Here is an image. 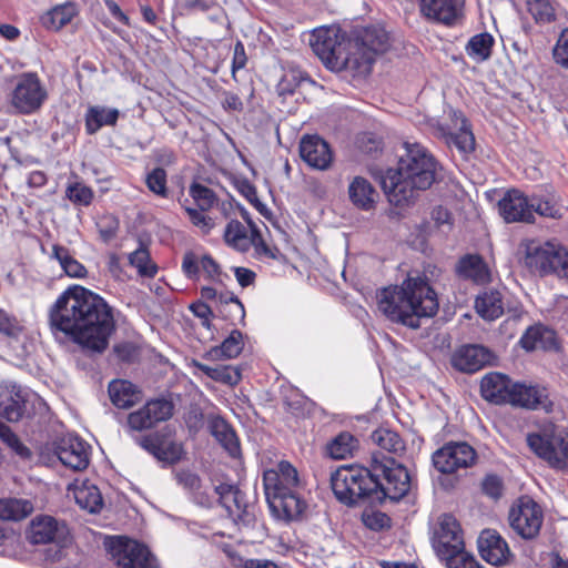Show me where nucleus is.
Instances as JSON below:
<instances>
[{
  "label": "nucleus",
  "mask_w": 568,
  "mask_h": 568,
  "mask_svg": "<svg viewBox=\"0 0 568 568\" xmlns=\"http://www.w3.org/2000/svg\"><path fill=\"white\" fill-rule=\"evenodd\" d=\"M49 326L54 337L62 335L85 353L102 354L115 332V320L103 297L71 285L50 306Z\"/></svg>",
  "instance_id": "nucleus-1"
},
{
  "label": "nucleus",
  "mask_w": 568,
  "mask_h": 568,
  "mask_svg": "<svg viewBox=\"0 0 568 568\" xmlns=\"http://www.w3.org/2000/svg\"><path fill=\"white\" fill-rule=\"evenodd\" d=\"M404 154L399 156L397 168L388 170L382 180V186L389 200L396 205L409 203L416 191H424L436 180L438 163L420 143L405 142Z\"/></svg>",
  "instance_id": "nucleus-2"
},
{
  "label": "nucleus",
  "mask_w": 568,
  "mask_h": 568,
  "mask_svg": "<svg viewBox=\"0 0 568 568\" xmlns=\"http://www.w3.org/2000/svg\"><path fill=\"white\" fill-rule=\"evenodd\" d=\"M378 311L389 321L418 328L422 317L438 310L435 291L420 277H408L400 286H388L376 294Z\"/></svg>",
  "instance_id": "nucleus-3"
},
{
  "label": "nucleus",
  "mask_w": 568,
  "mask_h": 568,
  "mask_svg": "<svg viewBox=\"0 0 568 568\" xmlns=\"http://www.w3.org/2000/svg\"><path fill=\"white\" fill-rule=\"evenodd\" d=\"M265 497L271 510L285 520L300 519L306 503L301 496L303 488L297 469L288 462L282 460L263 474Z\"/></svg>",
  "instance_id": "nucleus-4"
},
{
  "label": "nucleus",
  "mask_w": 568,
  "mask_h": 568,
  "mask_svg": "<svg viewBox=\"0 0 568 568\" xmlns=\"http://www.w3.org/2000/svg\"><path fill=\"white\" fill-rule=\"evenodd\" d=\"M310 45L323 63L334 71H348L353 75H367V58L358 62L351 54V41L339 40L335 28L315 29L310 37Z\"/></svg>",
  "instance_id": "nucleus-5"
},
{
  "label": "nucleus",
  "mask_w": 568,
  "mask_h": 568,
  "mask_svg": "<svg viewBox=\"0 0 568 568\" xmlns=\"http://www.w3.org/2000/svg\"><path fill=\"white\" fill-rule=\"evenodd\" d=\"M372 475L376 489L373 491L374 500L390 499L398 501L410 489L408 470L393 457H386L381 452L372 453Z\"/></svg>",
  "instance_id": "nucleus-6"
},
{
  "label": "nucleus",
  "mask_w": 568,
  "mask_h": 568,
  "mask_svg": "<svg viewBox=\"0 0 568 568\" xmlns=\"http://www.w3.org/2000/svg\"><path fill=\"white\" fill-rule=\"evenodd\" d=\"M331 487L338 501L346 506H354L359 500L372 498L376 489L369 468L357 465L341 466L331 475Z\"/></svg>",
  "instance_id": "nucleus-7"
},
{
  "label": "nucleus",
  "mask_w": 568,
  "mask_h": 568,
  "mask_svg": "<svg viewBox=\"0 0 568 568\" xmlns=\"http://www.w3.org/2000/svg\"><path fill=\"white\" fill-rule=\"evenodd\" d=\"M527 445L552 468L568 469V428L529 434Z\"/></svg>",
  "instance_id": "nucleus-8"
},
{
  "label": "nucleus",
  "mask_w": 568,
  "mask_h": 568,
  "mask_svg": "<svg viewBox=\"0 0 568 568\" xmlns=\"http://www.w3.org/2000/svg\"><path fill=\"white\" fill-rule=\"evenodd\" d=\"M510 527L524 539L535 538L541 528L544 513L528 496H523L511 506L508 515Z\"/></svg>",
  "instance_id": "nucleus-9"
},
{
  "label": "nucleus",
  "mask_w": 568,
  "mask_h": 568,
  "mask_svg": "<svg viewBox=\"0 0 568 568\" xmlns=\"http://www.w3.org/2000/svg\"><path fill=\"white\" fill-rule=\"evenodd\" d=\"M111 555L116 565L123 568H160L148 547L126 537H115L111 541Z\"/></svg>",
  "instance_id": "nucleus-10"
},
{
  "label": "nucleus",
  "mask_w": 568,
  "mask_h": 568,
  "mask_svg": "<svg viewBox=\"0 0 568 568\" xmlns=\"http://www.w3.org/2000/svg\"><path fill=\"white\" fill-rule=\"evenodd\" d=\"M433 545L437 555L445 561L464 551L462 528L453 515L444 514L438 518Z\"/></svg>",
  "instance_id": "nucleus-11"
},
{
  "label": "nucleus",
  "mask_w": 568,
  "mask_h": 568,
  "mask_svg": "<svg viewBox=\"0 0 568 568\" xmlns=\"http://www.w3.org/2000/svg\"><path fill=\"white\" fill-rule=\"evenodd\" d=\"M45 99L47 91L37 74L24 73L18 78L11 94V104L19 113L37 111Z\"/></svg>",
  "instance_id": "nucleus-12"
},
{
  "label": "nucleus",
  "mask_w": 568,
  "mask_h": 568,
  "mask_svg": "<svg viewBox=\"0 0 568 568\" xmlns=\"http://www.w3.org/2000/svg\"><path fill=\"white\" fill-rule=\"evenodd\" d=\"M434 467L442 474H453L471 467L477 459L476 450L464 442L448 443L433 454Z\"/></svg>",
  "instance_id": "nucleus-13"
},
{
  "label": "nucleus",
  "mask_w": 568,
  "mask_h": 568,
  "mask_svg": "<svg viewBox=\"0 0 568 568\" xmlns=\"http://www.w3.org/2000/svg\"><path fill=\"white\" fill-rule=\"evenodd\" d=\"M389 47V36L382 27L364 28L354 41H351V54L358 62L367 58V74L372 70L375 55L384 53Z\"/></svg>",
  "instance_id": "nucleus-14"
},
{
  "label": "nucleus",
  "mask_w": 568,
  "mask_h": 568,
  "mask_svg": "<svg viewBox=\"0 0 568 568\" xmlns=\"http://www.w3.org/2000/svg\"><path fill=\"white\" fill-rule=\"evenodd\" d=\"M561 244L547 241L528 240L523 243L524 264L540 275L552 274Z\"/></svg>",
  "instance_id": "nucleus-15"
},
{
  "label": "nucleus",
  "mask_w": 568,
  "mask_h": 568,
  "mask_svg": "<svg viewBox=\"0 0 568 568\" xmlns=\"http://www.w3.org/2000/svg\"><path fill=\"white\" fill-rule=\"evenodd\" d=\"M173 403L168 399L149 400L144 406L128 415L126 428L129 432L151 429L159 423L170 419L173 415Z\"/></svg>",
  "instance_id": "nucleus-16"
},
{
  "label": "nucleus",
  "mask_w": 568,
  "mask_h": 568,
  "mask_svg": "<svg viewBox=\"0 0 568 568\" xmlns=\"http://www.w3.org/2000/svg\"><path fill=\"white\" fill-rule=\"evenodd\" d=\"M420 14L428 21L455 26L464 13L465 0H417Z\"/></svg>",
  "instance_id": "nucleus-17"
},
{
  "label": "nucleus",
  "mask_w": 568,
  "mask_h": 568,
  "mask_svg": "<svg viewBox=\"0 0 568 568\" xmlns=\"http://www.w3.org/2000/svg\"><path fill=\"white\" fill-rule=\"evenodd\" d=\"M69 536V529L63 521L49 515L36 516L29 527L28 538L31 544L63 542Z\"/></svg>",
  "instance_id": "nucleus-18"
},
{
  "label": "nucleus",
  "mask_w": 568,
  "mask_h": 568,
  "mask_svg": "<svg viewBox=\"0 0 568 568\" xmlns=\"http://www.w3.org/2000/svg\"><path fill=\"white\" fill-rule=\"evenodd\" d=\"M534 207L530 199L519 190H509L498 202L499 214L507 223L534 222Z\"/></svg>",
  "instance_id": "nucleus-19"
},
{
  "label": "nucleus",
  "mask_w": 568,
  "mask_h": 568,
  "mask_svg": "<svg viewBox=\"0 0 568 568\" xmlns=\"http://www.w3.org/2000/svg\"><path fill=\"white\" fill-rule=\"evenodd\" d=\"M300 155L308 166L321 171L327 170L333 162L329 144L317 134L301 139Z\"/></svg>",
  "instance_id": "nucleus-20"
},
{
  "label": "nucleus",
  "mask_w": 568,
  "mask_h": 568,
  "mask_svg": "<svg viewBox=\"0 0 568 568\" xmlns=\"http://www.w3.org/2000/svg\"><path fill=\"white\" fill-rule=\"evenodd\" d=\"M135 442L140 447H142L160 462L166 464H175L182 459V444L173 440L168 442L160 433L135 437Z\"/></svg>",
  "instance_id": "nucleus-21"
},
{
  "label": "nucleus",
  "mask_w": 568,
  "mask_h": 568,
  "mask_svg": "<svg viewBox=\"0 0 568 568\" xmlns=\"http://www.w3.org/2000/svg\"><path fill=\"white\" fill-rule=\"evenodd\" d=\"M478 549L483 559L493 566L507 565L513 558L508 544L494 529H485L480 532Z\"/></svg>",
  "instance_id": "nucleus-22"
},
{
  "label": "nucleus",
  "mask_w": 568,
  "mask_h": 568,
  "mask_svg": "<svg viewBox=\"0 0 568 568\" xmlns=\"http://www.w3.org/2000/svg\"><path fill=\"white\" fill-rule=\"evenodd\" d=\"M55 454L64 466L73 470L85 469L90 462V446L77 436L62 438Z\"/></svg>",
  "instance_id": "nucleus-23"
},
{
  "label": "nucleus",
  "mask_w": 568,
  "mask_h": 568,
  "mask_svg": "<svg viewBox=\"0 0 568 568\" xmlns=\"http://www.w3.org/2000/svg\"><path fill=\"white\" fill-rule=\"evenodd\" d=\"M508 404L528 409L540 408L546 412H549L552 405L545 387L521 383L514 384Z\"/></svg>",
  "instance_id": "nucleus-24"
},
{
  "label": "nucleus",
  "mask_w": 568,
  "mask_h": 568,
  "mask_svg": "<svg viewBox=\"0 0 568 568\" xmlns=\"http://www.w3.org/2000/svg\"><path fill=\"white\" fill-rule=\"evenodd\" d=\"M452 125L446 133L447 143L454 145L462 153H470L475 150V136L470 125L460 111H452Z\"/></svg>",
  "instance_id": "nucleus-25"
},
{
  "label": "nucleus",
  "mask_w": 568,
  "mask_h": 568,
  "mask_svg": "<svg viewBox=\"0 0 568 568\" xmlns=\"http://www.w3.org/2000/svg\"><path fill=\"white\" fill-rule=\"evenodd\" d=\"M493 354L480 345L460 347L453 356V365L462 372L474 373L490 364Z\"/></svg>",
  "instance_id": "nucleus-26"
},
{
  "label": "nucleus",
  "mask_w": 568,
  "mask_h": 568,
  "mask_svg": "<svg viewBox=\"0 0 568 568\" xmlns=\"http://www.w3.org/2000/svg\"><path fill=\"white\" fill-rule=\"evenodd\" d=\"M513 383L506 375L500 373L486 374L480 382L481 396L494 404H508Z\"/></svg>",
  "instance_id": "nucleus-27"
},
{
  "label": "nucleus",
  "mask_w": 568,
  "mask_h": 568,
  "mask_svg": "<svg viewBox=\"0 0 568 568\" xmlns=\"http://www.w3.org/2000/svg\"><path fill=\"white\" fill-rule=\"evenodd\" d=\"M457 274L477 285H485L493 281V272L485 260L478 254L463 256L456 266Z\"/></svg>",
  "instance_id": "nucleus-28"
},
{
  "label": "nucleus",
  "mask_w": 568,
  "mask_h": 568,
  "mask_svg": "<svg viewBox=\"0 0 568 568\" xmlns=\"http://www.w3.org/2000/svg\"><path fill=\"white\" fill-rule=\"evenodd\" d=\"M182 270L190 280H197L202 270L207 278L215 280L220 275V266L211 255L199 257L193 252H186L182 261Z\"/></svg>",
  "instance_id": "nucleus-29"
},
{
  "label": "nucleus",
  "mask_w": 568,
  "mask_h": 568,
  "mask_svg": "<svg viewBox=\"0 0 568 568\" xmlns=\"http://www.w3.org/2000/svg\"><path fill=\"white\" fill-rule=\"evenodd\" d=\"M24 404V395L16 385L0 388V416L17 422L22 417Z\"/></svg>",
  "instance_id": "nucleus-30"
},
{
  "label": "nucleus",
  "mask_w": 568,
  "mask_h": 568,
  "mask_svg": "<svg viewBox=\"0 0 568 568\" xmlns=\"http://www.w3.org/2000/svg\"><path fill=\"white\" fill-rule=\"evenodd\" d=\"M209 428L212 436L232 457L241 454L240 440L232 426L222 417L214 416L210 419Z\"/></svg>",
  "instance_id": "nucleus-31"
},
{
  "label": "nucleus",
  "mask_w": 568,
  "mask_h": 568,
  "mask_svg": "<svg viewBox=\"0 0 568 568\" xmlns=\"http://www.w3.org/2000/svg\"><path fill=\"white\" fill-rule=\"evenodd\" d=\"M504 295L497 288L478 294L475 301L476 312L486 321H495L504 314Z\"/></svg>",
  "instance_id": "nucleus-32"
},
{
  "label": "nucleus",
  "mask_w": 568,
  "mask_h": 568,
  "mask_svg": "<svg viewBox=\"0 0 568 568\" xmlns=\"http://www.w3.org/2000/svg\"><path fill=\"white\" fill-rule=\"evenodd\" d=\"M348 195L356 207L369 211L374 209L378 193L368 180L356 176L348 186Z\"/></svg>",
  "instance_id": "nucleus-33"
},
{
  "label": "nucleus",
  "mask_w": 568,
  "mask_h": 568,
  "mask_svg": "<svg viewBox=\"0 0 568 568\" xmlns=\"http://www.w3.org/2000/svg\"><path fill=\"white\" fill-rule=\"evenodd\" d=\"M108 390L112 404L118 408L126 409L141 400L140 390L129 381H112Z\"/></svg>",
  "instance_id": "nucleus-34"
},
{
  "label": "nucleus",
  "mask_w": 568,
  "mask_h": 568,
  "mask_svg": "<svg viewBox=\"0 0 568 568\" xmlns=\"http://www.w3.org/2000/svg\"><path fill=\"white\" fill-rule=\"evenodd\" d=\"M78 12V7L74 2H65L47 11L41 17V22L48 30L59 31L69 24Z\"/></svg>",
  "instance_id": "nucleus-35"
},
{
  "label": "nucleus",
  "mask_w": 568,
  "mask_h": 568,
  "mask_svg": "<svg viewBox=\"0 0 568 568\" xmlns=\"http://www.w3.org/2000/svg\"><path fill=\"white\" fill-rule=\"evenodd\" d=\"M75 503L90 513H98L103 505L102 496L97 486L83 481L73 485L72 488Z\"/></svg>",
  "instance_id": "nucleus-36"
},
{
  "label": "nucleus",
  "mask_w": 568,
  "mask_h": 568,
  "mask_svg": "<svg viewBox=\"0 0 568 568\" xmlns=\"http://www.w3.org/2000/svg\"><path fill=\"white\" fill-rule=\"evenodd\" d=\"M119 110L104 106H90L85 114V129L89 134L97 133L104 125H114Z\"/></svg>",
  "instance_id": "nucleus-37"
},
{
  "label": "nucleus",
  "mask_w": 568,
  "mask_h": 568,
  "mask_svg": "<svg viewBox=\"0 0 568 568\" xmlns=\"http://www.w3.org/2000/svg\"><path fill=\"white\" fill-rule=\"evenodd\" d=\"M526 7L539 26L550 24L557 20L559 3L556 0H526Z\"/></svg>",
  "instance_id": "nucleus-38"
},
{
  "label": "nucleus",
  "mask_w": 568,
  "mask_h": 568,
  "mask_svg": "<svg viewBox=\"0 0 568 568\" xmlns=\"http://www.w3.org/2000/svg\"><path fill=\"white\" fill-rule=\"evenodd\" d=\"M244 346L243 335L240 331L233 329L220 346H214L207 352L212 359H231L237 357Z\"/></svg>",
  "instance_id": "nucleus-39"
},
{
  "label": "nucleus",
  "mask_w": 568,
  "mask_h": 568,
  "mask_svg": "<svg viewBox=\"0 0 568 568\" xmlns=\"http://www.w3.org/2000/svg\"><path fill=\"white\" fill-rule=\"evenodd\" d=\"M495 39L491 34L484 32L473 36L466 47L467 55L475 62H484L491 55Z\"/></svg>",
  "instance_id": "nucleus-40"
},
{
  "label": "nucleus",
  "mask_w": 568,
  "mask_h": 568,
  "mask_svg": "<svg viewBox=\"0 0 568 568\" xmlns=\"http://www.w3.org/2000/svg\"><path fill=\"white\" fill-rule=\"evenodd\" d=\"M217 312L225 321L232 324L243 322L245 317L244 305L232 292L220 293Z\"/></svg>",
  "instance_id": "nucleus-41"
},
{
  "label": "nucleus",
  "mask_w": 568,
  "mask_h": 568,
  "mask_svg": "<svg viewBox=\"0 0 568 568\" xmlns=\"http://www.w3.org/2000/svg\"><path fill=\"white\" fill-rule=\"evenodd\" d=\"M357 447V438L348 432H343L328 443L326 452L333 459H346L354 455Z\"/></svg>",
  "instance_id": "nucleus-42"
},
{
  "label": "nucleus",
  "mask_w": 568,
  "mask_h": 568,
  "mask_svg": "<svg viewBox=\"0 0 568 568\" xmlns=\"http://www.w3.org/2000/svg\"><path fill=\"white\" fill-rule=\"evenodd\" d=\"M51 257L59 262L61 268L69 277L82 278L87 275V268L70 254L69 248L54 244Z\"/></svg>",
  "instance_id": "nucleus-43"
},
{
  "label": "nucleus",
  "mask_w": 568,
  "mask_h": 568,
  "mask_svg": "<svg viewBox=\"0 0 568 568\" xmlns=\"http://www.w3.org/2000/svg\"><path fill=\"white\" fill-rule=\"evenodd\" d=\"M371 439L379 447L381 450H385L394 455H399L405 450L404 440L396 432L389 428H377L372 433Z\"/></svg>",
  "instance_id": "nucleus-44"
},
{
  "label": "nucleus",
  "mask_w": 568,
  "mask_h": 568,
  "mask_svg": "<svg viewBox=\"0 0 568 568\" xmlns=\"http://www.w3.org/2000/svg\"><path fill=\"white\" fill-rule=\"evenodd\" d=\"M250 229L237 220H231L224 231V241L227 245L246 252L250 248Z\"/></svg>",
  "instance_id": "nucleus-45"
},
{
  "label": "nucleus",
  "mask_w": 568,
  "mask_h": 568,
  "mask_svg": "<svg viewBox=\"0 0 568 568\" xmlns=\"http://www.w3.org/2000/svg\"><path fill=\"white\" fill-rule=\"evenodd\" d=\"M32 510V505L22 499H0V520H20Z\"/></svg>",
  "instance_id": "nucleus-46"
},
{
  "label": "nucleus",
  "mask_w": 568,
  "mask_h": 568,
  "mask_svg": "<svg viewBox=\"0 0 568 568\" xmlns=\"http://www.w3.org/2000/svg\"><path fill=\"white\" fill-rule=\"evenodd\" d=\"M129 263L138 270L141 276L153 277L158 267L152 263L150 253L145 247H139L129 255Z\"/></svg>",
  "instance_id": "nucleus-47"
},
{
  "label": "nucleus",
  "mask_w": 568,
  "mask_h": 568,
  "mask_svg": "<svg viewBox=\"0 0 568 568\" xmlns=\"http://www.w3.org/2000/svg\"><path fill=\"white\" fill-rule=\"evenodd\" d=\"M189 193L201 211H209L217 202L215 193L210 187L200 183H193L190 186Z\"/></svg>",
  "instance_id": "nucleus-48"
},
{
  "label": "nucleus",
  "mask_w": 568,
  "mask_h": 568,
  "mask_svg": "<svg viewBox=\"0 0 568 568\" xmlns=\"http://www.w3.org/2000/svg\"><path fill=\"white\" fill-rule=\"evenodd\" d=\"M148 189L158 196H168L166 172L162 168H155L145 178Z\"/></svg>",
  "instance_id": "nucleus-49"
},
{
  "label": "nucleus",
  "mask_w": 568,
  "mask_h": 568,
  "mask_svg": "<svg viewBox=\"0 0 568 568\" xmlns=\"http://www.w3.org/2000/svg\"><path fill=\"white\" fill-rule=\"evenodd\" d=\"M213 372L211 375V379L234 386L240 383L242 379L241 371L239 367L231 366V365H216L213 367Z\"/></svg>",
  "instance_id": "nucleus-50"
},
{
  "label": "nucleus",
  "mask_w": 568,
  "mask_h": 568,
  "mask_svg": "<svg viewBox=\"0 0 568 568\" xmlns=\"http://www.w3.org/2000/svg\"><path fill=\"white\" fill-rule=\"evenodd\" d=\"M531 204L535 205L534 214L537 213L540 216L560 219L564 214V206L558 205L551 200H542L537 196L530 199Z\"/></svg>",
  "instance_id": "nucleus-51"
},
{
  "label": "nucleus",
  "mask_w": 568,
  "mask_h": 568,
  "mask_svg": "<svg viewBox=\"0 0 568 568\" xmlns=\"http://www.w3.org/2000/svg\"><path fill=\"white\" fill-rule=\"evenodd\" d=\"M0 439L7 444L13 452L23 458L31 456L28 447H26L19 439V437L11 430V428L0 422Z\"/></svg>",
  "instance_id": "nucleus-52"
},
{
  "label": "nucleus",
  "mask_w": 568,
  "mask_h": 568,
  "mask_svg": "<svg viewBox=\"0 0 568 568\" xmlns=\"http://www.w3.org/2000/svg\"><path fill=\"white\" fill-rule=\"evenodd\" d=\"M65 194H67V197L73 204H77V205L88 206L91 204V202L93 200L92 190L82 183L70 184L67 187Z\"/></svg>",
  "instance_id": "nucleus-53"
},
{
  "label": "nucleus",
  "mask_w": 568,
  "mask_h": 568,
  "mask_svg": "<svg viewBox=\"0 0 568 568\" xmlns=\"http://www.w3.org/2000/svg\"><path fill=\"white\" fill-rule=\"evenodd\" d=\"M243 499L244 496L241 493V497L236 501H230L232 509L227 511L237 523L250 526L254 520L253 507L245 504Z\"/></svg>",
  "instance_id": "nucleus-54"
},
{
  "label": "nucleus",
  "mask_w": 568,
  "mask_h": 568,
  "mask_svg": "<svg viewBox=\"0 0 568 568\" xmlns=\"http://www.w3.org/2000/svg\"><path fill=\"white\" fill-rule=\"evenodd\" d=\"M552 55L558 65L568 70V28L560 32L554 47Z\"/></svg>",
  "instance_id": "nucleus-55"
},
{
  "label": "nucleus",
  "mask_w": 568,
  "mask_h": 568,
  "mask_svg": "<svg viewBox=\"0 0 568 568\" xmlns=\"http://www.w3.org/2000/svg\"><path fill=\"white\" fill-rule=\"evenodd\" d=\"M191 223L199 227L203 234H209L214 227L215 223L212 217L206 215L201 209L185 207Z\"/></svg>",
  "instance_id": "nucleus-56"
},
{
  "label": "nucleus",
  "mask_w": 568,
  "mask_h": 568,
  "mask_svg": "<svg viewBox=\"0 0 568 568\" xmlns=\"http://www.w3.org/2000/svg\"><path fill=\"white\" fill-rule=\"evenodd\" d=\"M99 233L104 242L111 241L118 233L119 221L111 214L103 215L97 222Z\"/></svg>",
  "instance_id": "nucleus-57"
},
{
  "label": "nucleus",
  "mask_w": 568,
  "mask_h": 568,
  "mask_svg": "<svg viewBox=\"0 0 568 568\" xmlns=\"http://www.w3.org/2000/svg\"><path fill=\"white\" fill-rule=\"evenodd\" d=\"M481 489L485 495L493 499H498L503 495L504 484L499 476L489 474L481 481Z\"/></svg>",
  "instance_id": "nucleus-58"
},
{
  "label": "nucleus",
  "mask_w": 568,
  "mask_h": 568,
  "mask_svg": "<svg viewBox=\"0 0 568 568\" xmlns=\"http://www.w3.org/2000/svg\"><path fill=\"white\" fill-rule=\"evenodd\" d=\"M364 525L372 530H382L389 527L390 518L382 511H367L363 514Z\"/></svg>",
  "instance_id": "nucleus-59"
},
{
  "label": "nucleus",
  "mask_w": 568,
  "mask_h": 568,
  "mask_svg": "<svg viewBox=\"0 0 568 568\" xmlns=\"http://www.w3.org/2000/svg\"><path fill=\"white\" fill-rule=\"evenodd\" d=\"M448 568H484L474 556L467 554L466 551H462L452 559L446 560Z\"/></svg>",
  "instance_id": "nucleus-60"
},
{
  "label": "nucleus",
  "mask_w": 568,
  "mask_h": 568,
  "mask_svg": "<svg viewBox=\"0 0 568 568\" xmlns=\"http://www.w3.org/2000/svg\"><path fill=\"white\" fill-rule=\"evenodd\" d=\"M20 331L21 328L18 321L0 308V333L9 337H14Z\"/></svg>",
  "instance_id": "nucleus-61"
},
{
  "label": "nucleus",
  "mask_w": 568,
  "mask_h": 568,
  "mask_svg": "<svg viewBox=\"0 0 568 568\" xmlns=\"http://www.w3.org/2000/svg\"><path fill=\"white\" fill-rule=\"evenodd\" d=\"M251 246H254L257 254L275 258V253L266 244L258 229H253V232L250 233V247Z\"/></svg>",
  "instance_id": "nucleus-62"
},
{
  "label": "nucleus",
  "mask_w": 568,
  "mask_h": 568,
  "mask_svg": "<svg viewBox=\"0 0 568 568\" xmlns=\"http://www.w3.org/2000/svg\"><path fill=\"white\" fill-rule=\"evenodd\" d=\"M215 490L220 496L221 504L226 508V510L232 509L230 501H236L239 497H241V490L231 485H220Z\"/></svg>",
  "instance_id": "nucleus-63"
},
{
  "label": "nucleus",
  "mask_w": 568,
  "mask_h": 568,
  "mask_svg": "<svg viewBox=\"0 0 568 568\" xmlns=\"http://www.w3.org/2000/svg\"><path fill=\"white\" fill-rule=\"evenodd\" d=\"M234 566L237 568H280L277 564L268 559L234 558Z\"/></svg>",
  "instance_id": "nucleus-64"
}]
</instances>
